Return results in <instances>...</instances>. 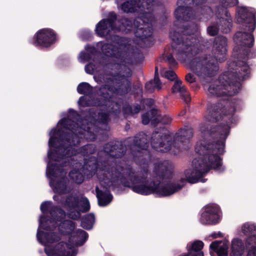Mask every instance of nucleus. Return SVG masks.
Wrapping results in <instances>:
<instances>
[{"mask_svg":"<svg viewBox=\"0 0 256 256\" xmlns=\"http://www.w3.org/2000/svg\"><path fill=\"white\" fill-rule=\"evenodd\" d=\"M70 120H62L57 125V130H52L50 134L49 150L46 174L50 178V186L56 193L63 194L69 192L70 188L64 176L66 172L58 165H66L70 156L74 154V150L70 152L72 146L80 142V138L76 136L77 130L71 126Z\"/></svg>","mask_w":256,"mask_h":256,"instance_id":"f257e3e1","label":"nucleus"},{"mask_svg":"<svg viewBox=\"0 0 256 256\" xmlns=\"http://www.w3.org/2000/svg\"><path fill=\"white\" fill-rule=\"evenodd\" d=\"M56 213L60 215L58 222L65 216L62 210H57L56 212L53 210L50 212L53 217L52 219L45 220L44 218H41L37 233L38 239L45 246V252L49 256H75L74 247L82 245L88 236L82 230L74 231V223L72 221L66 220L60 223L59 226L60 235L56 236L49 226V225L54 226Z\"/></svg>","mask_w":256,"mask_h":256,"instance_id":"f03ea898","label":"nucleus"},{"mask_svg":"<svg viewBox=\"0 0 256 256\" xmlns=\"http://www.w3.org/2000/svg\"><path fill=\"white\" fill-rule=\"evenodd\" d=\"M229 129L230 126H228L224 128L221 134L220 140L214 144V148L213 144H207L204 140L196 144L195 150L200 156L192 160L191 168L184 171L186 180L192 184L198 182L210 168L220 171L223 170L218 154L224 152V140L228 134Z\"/></svg>","mask_w":256,"mask_h":256,"instance_id":"7ed1b4c3","label":"nucleus"},{"mask_svg":"<svg viewBox=\"0 0 256 256\" xmlns=\"http://www.w3.org/2000/svg\"><path fill=\"white\" fill-rule=\"evenodd\" d=\"M118 179H121L120 176H118ZM126 186L131 187L132 190L142 194H149L154 193L159 196H166L173 194L180 190L182 186L178 185L164 186L159 181L154 182L152 184L149 183L146 180L144 174H136L131 172L126 176V180H120Z\"/></svg>","mask_w":256,"mask_h":256,"instance_id":"20e7f679","label":"nucleus"},{"mask_svg":"<svg viewBox=\"0 0 256 256\" xmlns=\"http://www.w3.org/2000/svg\"><path fill=\"white\" fill-rule=\"evenodd\" d=\"M238 20L240 22L244 21L248 24V33L238 32L236 34L234 40L238 46L234 48L235 50H245L253 46L254 38L252 32L255 28L254 10L252 8H248L246 7H238L237 10Z\"/></svg>","mask_w":256,"mask_h":256,"instance_id":"39448f33","label":"nucleus"},{"mask_svg":"<svg viewBox=\"0 0 256 256\" xmlns=\"http://www.w3.org/2000/svg\"><path fill=\"white\" fill-rule=\"evenodd\" d=\"M226 40L224 37L216 38L212 49V54L216 60L202 58L196 61L195 70L198 75L202 74L204 75H210L212 72L216 68L217 62H221L226 59Z\"/></svg>","mask_w":256,"mask_h":256,"instance_id":"423d86ee","label":"nucleus"},{"mask_svg":"<svg viewBox=\"0 0 256 256\" xmlns=\"http://www.w3.org/2000/svg\"><path fill=\"white\" fill-rule=\"evenodd\" d=\"M66 207L69 208L68 213L70 218L76 219L80 217V212H86L90 209V204L88 200L82 196L76 197L70 196L66 200L64 204Z\"/></svg>","mask_w":256,"mask_h":256,"instance_id":"0eeeda50","label":"nucleus"},{"mask_svg":"<svg viewBox=\"0 0 256 256\" xmlns=\"http://www.w3.org/2000/svg\"><path fill=\"white\" fill-rule=\"evenodd\" d=\"M153 19L152 14L145 12L140 17L138 18L134 22V26L136 28V34L138 36L144 38L150 36L152 28L149 22Z\"/></svg>","mask_w":256,"mask_h":256,"instance_id":"6e6552de","label":"nucleus"},{"mask_svg":"<svg viewBox=\"0 0 256 256\" xmlns=\"http://www.w3.org/2000/svg\"><path fill=\"white\" fill-rule=\"evenodd\" d=\"M170 140L166 130L162 132H154L152 137V145L158 151L166 152L170 149Z\"/></svg>","mask_w":256,"mask_h":256,"instance_id":"1a4fd4ad","label":"nucleus"},{"mask_svg":"<svg viewBox=\"0 0 256 256\" xmlns=\"http://www.w3.org/2000/svg\"><path fill=\"white\" fill-rule=\"evenodd\" d=\"M154 0H127L120 6L121 9L126 12L138 10H148L154 5Z\"/></svg>","mask_w":256,"mask_h":256,"instance_id":"9d476101","label":"nucleus"},{"mask_svg":"<svg viewBox=\"0 0 256 256\" xmlns=\"http://www.w3.org/2000/svg\"><path fill=\"white\" fill-rule=\"evenodd\" d=\"M56 40V36L53 31L49 28H44L36 34V42L43 47H48Z\"/></svg>","mask_w":256,"mask_h":256,"instance_id":"9b49d317","label":"nucleus"},{"mask_svg":"<svg viewBox=\"0 0 256 256\" xmlns=\"http://www.w3.org/2000/svg\"><path fill=\"white\" fill-rule=\"evenodd\" d=\"M219 212V208L216 205L207 206L202 214L201 222L206 224L216 223L220 218Z\"/></svg>","mask_w":256,"mask_h":256,"instance_id":"f8f14e48","label":"nucleus"},{"mask_svg":"<svg viewBox=\"0 0 256 256\" xmlns=\"http://www.w3.org/2000/svg\"><path fill=\"white\" fill-rule=\"evenodd\" d=\"M114 22L110 20H103L100 21L96 26V32L100 36H105L110 34L111 32L116 30H124L126 26L124 25L116 28L114 26Z\"/></svg>","mask_w":256,"mask_h":256,"instance_id":"ddd939ff","label":"nucleus"},{"mask_svg":"<svg viewBox=\"0 0 256 256\" xmlns=\"http://www.w3.org/2000/svg\"><path fill=\"white\" fill-rule=\"evenodd\" d=\"M210 254L212 256H227L228 242L226 240H216L210 246Z\"/></svg>","mask_w":256,"mask_h":256,"instance_id":"4468645a","label":"nucleus"},{"mask_svg":"<svg viewBox=\"0 0 256 256\" xmlns=\"http://www.w3.org/2000/svg\"><path fill=\"white\" fill-rule=\"evenodd\" d=\"M231 86H226V88H222V86H216L214 85H211L208 88V92L210 94L213 95H216L218 96H221L224 95H228L230 96H233L238 92L237 91H234V92H230L228 90L227 92L226 90H229V89H231Z\"/></svg>","mask_w":256,"mask_h":256,"instance_id":"2eb2a0df","label":"nucleus"},{"mask_svg":"<svg viewBox=\"0 0 256 256\" xmlns=\"http://www.w3.org/2000/svg\"><path fill=\"white\" fill-rule=\"evenodd\" d=\"M173 92H179L186 102H188L190 100L188 92L185 87L182 84V82L176 80L172 88Z\"/></svg>","mask_w":256,"mask_h":256,"instance_id":"dca6fc26","label":"nucleus"},{"mask_svg":"<svg viewBox=\"0 0 256 256\" xmlns=\"http://www.w3.org/2000/svg\"><path fill=\"white\" fill-rule=\"evenodd\" d=\"M96 193L98 204L100 206H106L112 200V196L108 190L103 192L100 191L98 188H96Z\"/></svg>","mask_w":256,"mask_h":256,"instance_id":"f3484780","label":"nucleus"},{"mask_svg":"<svg viewBox=\"0 0 256 256\" xmlns=\"http://www.w3.org/2000/svg\"><path fill=\"white\" fill-rule=\"evenodd\" d=\"M230 256H242L244 253V246L242 242L234 238L232 242Z\"/></svg>","mask_w":256,"mask_h":256,"instance_id":"a211bd4d","label":"nucleus"},{"mask_svg":"<svg viewBox=\"0 0 256 256\" xmlns=\"http://www.w3.org/2000/svg\"><path fill=\"white\" fill-rule=\"evenodd\" d=\"M180 48H182V50L177 52L175 50L174 52V54H176L178 58L181 59L183 58L184 56H189L190 54H193L195 52L196 48L194 46H188L187 45H184L182 44Z\"/></svg>","mask_w":256,"mask_h":256,"instance_id":"6ab92c4d","label":"nucleus"},{"mask_svg":"<svg viewBox=\"0 0 256 256\" xmlns=\"http://www.w3.org/2000/svg\"><path fill=\"white\" fill-rule=\"evenodd\" d=\"M238 70V78L240 80L246 79L248 76L249 67L244 62H238L237 63Z\"/></svg>","mask_w":256,"mask_h":256,"instance_id":"aec40b11","label":"nucleus"},{"mask_svg":"<svg viewBox=\"0 0 256 256\" xmlns=\"http://www.w3.org/2000/svg\"><path fill=\"white\" fill-rule=\"evenodd\" d=\"M98 46L101 47L102 52L108 56H116L118 52L117 47L112 46V44L102 45V42H99Z\"/></svg>","mask_w":256,"mask_h":256,"instance_id":"412c9836","label":"nucleus"},{"mask_svg":"<svg viewBox=\"0 0 256 256\" xmlns=\"http://www.w3.org/2000/svg\"><path fill=\"white\" fill-rule=\"evenodd\" d=\"M94 48L90 47L86 50V52H82L78 57V61L82 63H84L92 58L94 56L92 52Z\"/></svg>","mask_w":256,"mask_h":256,"instance_id":"4be33fe9","label":"nucleus"},{"mask_svg":"<svg viewBox=\"0 0 256 256\" xmlns=\"http://www.w3.org/2000/svg\"><path fill=\"white\" fill-rule=\"evenodd\" d=\"M157 72V68H156V74ZM156 88L160 90L161 88V84L160 82V80L156 74H155L154 81H150L147 82L146 84V88L147 90L152 92L153 90Z\"/></svg>","mask_w":256,"mask_h":256,"instance_id":"5701e85b","label":"nucleus"},{"mask_svg":"<svg viewBox=\"0 0 256 256\" xmlns=\"http://www.w3.org/2000/svg\"><path fill=\"white\" fill-rule=\"evenodd\" d=\"M95 221L94 216L90 214L86 215L82 220V226L86 229H90Z\"/></svg>","mask_w":256,"mask_h":256,"instance_id":"b1692460","label":"nucleus"},{"mask_svg":"<svg viewBox=\"0 0 256 256\" xmlns=\"http://www.w3.org/2000/svg\"><path fill=\"white\" fill-rule=\"evenodd\" d=\"M232 22V20L230 18V16L229 13L226 11L224 16L219 20L220 22V26H222V27H227L229 28L230 23Z\"/></svg>","mask_w":256,"mask_h":256,"instance_id":"393cba45","label":"nucleus"},{"mask_svg":"<svg viewBox=\"0 0 256 256\" xmlns=\"http://www.w3.org/2000/svg\"><path fill=\"white\" fill-rule=\"evenodd\" d=\"M70 178L76 183L80 184L84 180V176L79 171L74 170L70 174Z\"/></svg>","mask_w":256,"mask_h":256,"instance_id":"a878e982","label":"nucleus"},{"mask_svg":"<svg viewBox=\"0 0 256 256\" xmlns=\"http://www.w3.org/2000/svg\"><path fill=\"white\" fill-rule=\"evenodd\" d=\"M78 92L80 94H87L92 91V88L88 83L82 82L77 88Z\"/></svg>","mask_w":256,"mask_h":256,"instance_id":"bb28decb","label":"nucleus"},{"mask_svg":"<svg viewBox=\"0 0 256 256\" xmlns=\"http://www.w3.org/2000/svg\"><path fill=\"white\" fill-rule=\"evenodd\" d=\"M254 230H256V226L252 223L244 224L242 226V232L245 235L248 234Z\"/></svg>","mask_w":256,"mask_h":256,"instance_id":"cd10ccee","label":"nucleus"},{"mask_svg":"<svg viewBox=\"0 0 256 256\" xmlns=\"http://www.w3.org/2000/svg\"><path fill=\"white\" fill-rule=\"evenodd\" d=\"M162 74L166 78L171 80H174L176 78L174 72L171 70H166L164 68L162 70Z\"/></svg>","mask_w":256,"mask_h":256,"instance_id":"c85d7f7f","label":"nucleus"},{"mask_svg":"<svg viewBox=\"0 0 256 256\" xmlns=\"http://www.w3.org/2000/svg\"><path fill=\"white\" fill-rule=\"evenodd\" d=\"M88 98V97L87 96H81L78 100L79 104L82 106H92V105L96 104L90 101H88V100H87Z\"/></svg>","mask_w":256,"mask_h":256,"instance_id":"c756f323","label":"nucleus"},{"mask_svg":"<svg viewBox=\"0 0 256 256\" xmlns=\"http://www.w3.org/2000/svg\"><path fill=\"white\" fill-rule=\"evenodd\" d=\"M154 113V112L152 111V112H150L143 115V116L142 117V123L144 124H148L149 122L150 119L152 118V115Z\"/></svg>","mask_w":256,"mask_h":256,"instance_id":"7c9ffc66","label":"nucleus"},{"mask_svg":"<svg viewBox=\"0 0 256 256\" xmlns=\"http://www.w3.org/2000/svg\"><path fill=\"white\" fill-rule=\"evenodd\" d=\"M88 130H84V133L82 131H78V133L81 134H84V137H86L88 139H90V140H93L95 138L94 136H91V132L90 130V126L88 127Z\"/></svg>","mask_w":256,"mask_h":256,"instance_id":"2f4dec72","label":"nucleus"},{"mask_svg":"<svg viewBox=\"0 0 256 256\" xmlns=\"http://www.w3.org/2000/svg\"><path fill=\"white\" fill-rule=\"evenodd\" d=\"M52 204L50 202H44L40 206V210L42 212H44L52 207Z\"/></svg>","mask_w":256,"mask_h":256,"instance_id":"473e14b6","label":"nucleus"},{"mask_svg":"<svg viewBox=\"0 0 256 256\" xmlns=\"http://www.w3.org/2000/svg\"><path fill=\"white\" fill-rule=\"evenodd\" d=\"M222 2L225 6H232L238 3V0H222Z\"/></svg>","mask_w":256,"mask_h":256,"instance_id":"72a5a7b5","label":"nucleus"},{"mask_svg":"<svg viewBox=\"0 0 256 256\" xmlns=\"http://www.w3.org/2000/svg\"><path fill=\"white\" fill-rule=\"evenodd\" d=\"M218 28L217 26H212L208 28V32L211 36H214L218 32Z\"/></svg>","mask_w":256,"mask_h":256,"instance_id":"f704fd0d","label":"nucleus"},{"mask_svg":"<svg viewBox=\"0 0 256 256\" xmlns=\"http://www.w3.org/2000/svg\"><path fill=\"white\" fill-rule=\"evenodd\" d=\"M246 244L248 245L256 244V234L248 238L246 240Z\"/></svg>","mask_w":256,"mask_h":256,"instance_id":"c9c22d12","label":"nucleus"},{"mask_svg":"<svg viewBox=\"0 0 256 256\" xmlns=\"http://www.w3.org/2000/svg\"><path fill=\"white\" fill-rule=\"evenodd\" d=\"M181 136L182 137H187L190 138L192 136V132L190 130H182L181 132Z\"/></svg>","mask_w":256,"mask_h":256,"instance_id":"e433bc0d","label":"nucleus"},{"mask_svg":"<svg viewBox=\"0 0 256 256\" xmlns=\"http://www.w3.org/2000/svg\"><path fill=\"white\" fill-rule=\"evenodd\" d=\"M246 256H256V246H252L248 250Z\"/></svg>","mask_w":256,"mask_h":256,"instance_id":"4c0bfd02","label":"nucleus"},{"mask_svg":"<svg viewBox=\"0 0 256 256\" xmlns=\"http://www.w3.org/2000/svg\"><path fill=\"white\" fill-rule=\"evenodd\" d=\"M85 70L88 74H92L94 72V66L90 64L85 66Z\"/></svg>","mask_w":256,"mask_h":256,"instance_id":"58836bf2","label":"nucleus"},{"mask_svg":"<svg viewBox=\"0 0 256 256\" xmlns=\"http://www.w3.org/2000/svg\"><path fill=\"white\" fill-rule=\"evenodd\" d=\"M186 80L188 82L192 83L195 82L196 78L193 74H188L186 76Z\"/></svg>","mask_w":256,"mask_h":256,"instance_id":"ea45409f","label":"nucleus"},{"mask_svg":"<svg viewBox=\"0 0 256 256\" xmlns=\"http://www.w3.org/2000/svg\"><path fill=\"white\" fill-rule=\"evenodd\" d=\"M171 118L168 116H166L163 118L162 122L164 124H168L171 122Z\"/></svg>","mask_w":256,"mask_h":256,"instance_id":"a19ab883","label":"nucleus"},{"mask_svg":"<svg viewBox=\"0 0 256 256\" xmlns=\"http://www.w3.org/2000/svg\"><path fill=\"white\" fill-rule=\"evenodd\" d=\"M210 236H212L213 238H220V237L222 236V234L220 232H215V233L212 234L210 235Z\"/></svg>","mask_w":256,"mask_h":256,"instance_id":"79ce46f5","label":"nucleus"},{"mask_svg":"<svg viewBox=\"0 0 256 256\" xmlns=\"http://www.w3.org/2000/svg\"><path fill=\"white\" fill-rule=\"evenodd\" d=\"M167 60L171 64H174V60L172 56H168Z\"/></svg>","mask_w":256,"mask_h":256,"instance_id":"37998d69","label":"nucleus"},{"mask_svg":"<svg viewBox=\"0 0 256 256\" xmlns=\"http://www.w3.org/2000/svg\"><path fill=\"white\" fill-rule=\"evenodd\" d=\"M124 22L126 23L127 26H129L130 24V22L126 19L122 20V24H124Z\"/></svg>","mask_w":256,"mask_h":256,"instance_id":"c03bdc74","label":"nucleus"},{"mask_svg":"<svg viewBox=\"0 0 256 256\" xmlns=\"http://www.w3.org/2000/svg\"><path fill=\"white\" fill-rule=\"evenodd\" d=\"M232 112L228 116V118H231L232 116Z\"/></svg>","mask_w":256,"mask_h":256,"instance_id":"a18cd8bd","label":"nucleus"},{"mask_svg":"<svg viewBox=\"0 0 256 256\" xmlns=\"http://www.w3.org/2000/svg\"><path fill=\"white\" fill-rule=\"evenodd\" d=\"M183 32H184L186 34H190L189 32H186V31H184Z\"/></svg>","mask_w":256,"mask_h":256,"instance_id":"49530a36","label":"nucleus"},{"mask_svg":"<svg viewBox=\"0 0 256 256\" xmlns=\"http://www.w3.org/2000/svg\"><path fill=\"white\" fill-rule=\"evenodd\" d=\"M76 125H78V124H74V127H75Z\"/></svg>","mask_w":256,"mask_h":256,"instance_id":"de8ad7c7","label":"nucleus"},{"mask_svg":"<svg viewBox=\"0 0 256 256\" xmlns=\"http://www.w3.org/2000/svg\"><path fill=\"white\" fill-rule=\"evenodd\" d=\"M111 184H108V186H110Z\"/></svg>","mask_w":256,"mask_h":256,"instance_id":"09e8293b","label":"nucleus"}]
</instances>
